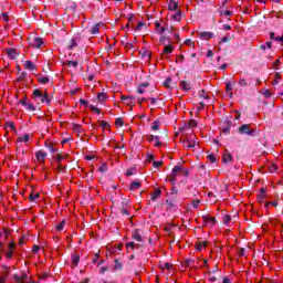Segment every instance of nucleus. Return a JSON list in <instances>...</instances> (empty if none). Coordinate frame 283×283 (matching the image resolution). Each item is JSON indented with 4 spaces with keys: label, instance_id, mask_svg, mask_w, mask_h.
Returning <instances> with one entry per match:
<instances>
[{
    "label": "nucleus",
    "instance_id": "58836bf2",
    "mask_svg": "<svg viewBox=\"0 0 283 283\" xmlns=\"http://www.w3.org/2000/svg\"><path fill=\"white\" fill-rule=\"evenodd\" d=\"M151 129H153L154 132H158V129H160V123H159L158 120H155V122L153 123Z\"/></svg>",
    "mask_w": 283,
    "mask_h": 283
},
{
    "label": "nucleus",
    "instance_id": "412c9836",
    "mask_svg": "<svg viewBox=\"0 0 283 283\" xmlns=\"http://www.w3.org/2000/svg\"><path fill=\"white\" fill-rule=\"evenodd\" d=\"M38 82L41 85H46V83H50V76H40V77H38Z\"/></svg>",
    "mask_w": 283,
    "mask_h": 283
},
{
    "label": "nucleus",
    "instance_id": "680f3d73",
    "mask_svg": "<svg viewBox=\"0 0 283 283\" xmlns=\"http://www.w3.org/2000/svg\"><path fill=\"white\" fill-rule=\"evenodd\" d=\"M127 249H136V243L135 242H128L126 243Z\"/></svg>",
    "mask_w": 283,
    "mask_h": 283
},
{
    "label": "nucleus",
    "instance_id": "9d476101",
    "mask_svg": "<svg viewBox=\"0 0 283 283\" xmlns=\"http://www.w3.org/2000/svg\"><path fill=\"white\" fill-rule=\"evenodd\" d=\"M41 45H43V39L41 38H33V40L31 41V46L32 48H41Z\"/></svg>",
    "mask_w": 283,
    "mask_h": 283
},
{
    "label": "nucleus",
    "instance_id": "864d4df0",
    "mask_svg": "<svg viewBox=\"0 0 283 283\" xmlns=\"http://www.w3.org/2000/svg\"><path fill=\"white\" fill-rule=\"evenodd\" d=\"M98 171H102V174L107 172V164H103L99 168Z\"/></svg>",
    "mask_w": 283,
    "mask_h": 283
},
{
    "label": "nucleus",
    "instance_id": "f03ea898",
    "mask_svg": "<svg viewBox=\"0 0 283 283\" xmlns=\"http://www.w3.org/2000/svg\"><path fill=\"white\" fill-rule=\"evenodd\" d=\"M32 96H33V101H35V102H39V101H40V103H43V101H44V98H45V93L43 94V92H41V90L35 88V90L33 91Z\"/></svg>",
    "mask_w": 283,
    "mask_h": 283
},
{
    "label": "nucleus",
    "instance_id": "393cba45",
    "mask_svg": "<svg viewBox=\"0 0 283 283\" xmlns=\"http://www.w3.org/2000/svg\"><path fill=\"white\" fill-rule=\"evenodd\" d=\"M115 265H114V271H123V263H120V261H118V259L114 260Z\"/></svg>",
    "mask_w": 283,
    "mask_h": 283
},
{
    "label": "nucleus",
    "instance_id": "b1692460",
    "mask_svg": "<svg viewBox=\"0 0 283 283\" xmlns=\"http://www.w3.org/2000/svg\"><path fill=\"white\" fill-rule=\"evenodd\" d=\"M101 32V23L94 24L91 29V34H98Z\"/></svg>",
    "mask_w": 283,
    "mask_h": 283
},
{
    "label": "nucleus",
    "instance_id": "3c124183",
    "mask_svg": "<svg viewBox=\"0 0 283 283\" xmlns=\"http://www.w3.org/2000/svg\"><path fill=\"white\" fill-rule=\"evenodd\" d=\"M282 78V75H280V73L275 74V80L273 82V85H277L280 83V80Z\"/></svg>",
    "mask_w": 283,
    "mask_h": 283
},
{
    "label": "nucleus",
    "instance_id": "ea45409f",
    "mask_svg": "<svg viewBox=\"0 0 283 283\" xmlns=\"http://www.w3.org/2000/svg\"><path fill=\"white\" fill-rule=\"evenodd\" d=\"M115 125L116 127H123V125H125V122H123V117L116 118Z\"/></svg>",
    "mask_w": 283,
    "mask_h": 283
},
{
    "label": "nucleus",
    "instance_id": "20e7f679",
    "mask_svg": "<svg viewBox=\"0 0 283 283\" xmlns=\"http://www.w3.org/2000/svg\"><path fill=\"white\" fill-rule=\"evenodd\" d=\"M214 36L213 32L210 31H202L199 33V39L202 41H209V39H213Z\"/></svg>",
    "mask_w": 283,
    "mask_h": 283
},
{
    "label": "nucleus",
    "instance_id": "bf43d9fd",
    "mask_svg": "<svg viewBox=\"0 0 283 283\" xmlns=\"http://www.w3.org/2000/svg\"><path fill=\"white\" fill-rule=\"evenodd\" d=\"M208 160L210 163H216V155H213V154L208 155Z\"/></svg>",
    "mask_w": 283,
    "mask_h": 283
},
{
    "label": "nucleus",
    "instance_id": "7c9ffc66",
    "mask_svg": "<svg viewBox=\"0 0 283 283\" xmlns=\"http://www.w3.org/2000/svg\"><path fill=\"white\" fill-rule=\"evenodd\" d=\"M39 198H41V193L36 192V193H30L29 195V200H31V202H34V200H39Z\"/></svg>",
    "mask_w": 283,
    "mask_h": 283
},
{
    "label": "nucleus",
    "instance_id": "13d9d810",
    "mask_svg": "<svg viewBox=\"0 0 283 283\" xmlns=\"http://www.w3.org/2000/svg\"><path fill=\"white\" fill-rule=\"evenodd\" d=\"M99 125H101V127H103V129H105V127H109V123L105 122V120H101Z\"/></svg>",
    "mask_w": 283,
    "mask_h": 283
},
{
    "label": "nucleus",
    "instance_id": "423d86ee",
    "mask_svg": "<svg viewBox=\"0 0 283 283\" xmlns=\"http://www.w3.org/2000/svg\"><path fill=\"white\" fill-rule=\"evenodd\" d=\"M35 158L39 163H43V160H45V158H48V153H45L43 150H39L35 153Z\"/></svg>",
    "mask_w": 283,
    "mask_h": 283
},
{
    "label": "nucleus",
    "instance_id": "de8ad7c7",
    "mask_svg": "<svg viewBox=\"0 0 283 283\" xmlns=\"http://www.w3.org/2000/svg\"><path fill=\"white\" fill-rule=\"evenodd\" d=\"M43 103H46V105H50V103H52V99H51L50 96L48 95V92H45Z\"/></svg>",
    "mask_w": 283,
    "mask_h": 283
},
{
    "label": "nucleus",
    "instance_id": "6e6552de",
    "mask_svg": "<svg viewBox=\"0 0 283 283\" xmlns=\"http://www.w3.org/2000/svg\"><path fill=\"white\" fill-rule=\"evenodd\" d=\"M7 54L12 61H14V59H17V56L19 55V52L17 51V49L10 48L7 49Z\"/></svg>",
    "mask_w": 283,
    "mask_h": 283
},
{
    "label": "nucleus",
    "instance_id": "8fccbe9b",
    "mask_svg": "<svg viewBox=\"0 0 283 283\" xmlns=\"http://www.w3.org/2000/svg\"><path fill=\"white\" fill-rule=\"evenodd\" d=\"M201 218H202V220L205 222V226L209 227V214H203Z\"/></svg>",
    "mask_w": 283,
    "mask_h": 283
},
{
    "label": "nucleus",
    "instance_id": "6e6d98bb",
    "mask_svg": "<svg viewBox=\"0 0 283 283\" xmlns=\"http://www.w3.org/2000/svg\"><path fill=\"white\" fill-rule=\"evenodd\" d=\"M88 107H90L91 112H96V114H101V108L95 107L94 105H90Z\"/></svg>",
    "mask_w": 283,
    "mask_h": 283
},
{
    "label": "nucleus",
    "instance_id": "79ce46f5",
    "mask_svg": "<svg viewBox=\"0 0 283 283\" xmlns=\"http://www.w3.org/2000/svg\"><path fill=\"white\" fill-rule=\"evenodd\" d=\"M6 127H9V129H12L13 132H17V129L14 128V122H7Z\"/></svg>",
    "mask_w": 283,
    "mask_h": 283
},
{
    "label": "nucleus",
    "instance_id": "4be33fe9",
    "mask_svg": "<svg viewBox=\"0 0 283 283\" xmlns=\"http://www.w3.org/2000/svg\"><path fill=\"white\" fill-rule=\"evenodd\" d=\"M66 65L69 67H74V70H76L78 67V60H75V61L67 60Z\"/></svg>",
    "mask_w": 283,
    "mask_h": 283
},
{
    "label": "nucleus",
    "instance_id": "f257e3e1",
    "mask_svg": "<svg viewBox=\"0 0 283 283\" xmlns=\"http://www.w3.org/2000/svg\"><path fill=\"white\" fill-rule=\"evenodd\" d=\"M239 134L251 136V138H255L259 135L256 129H251V124H243L238 128Z\"/></svg>",
    "mask_w": 283,
    "mask_h": 283
},
{
    "label": "nucleus",
    "instance_id": "2f4dec72",
    "mask_svg": "<svg viewBox=\"0 0 283 283\" xmlns=\"http://www.w3.org/2000/svg\"><path fill=\"white\" fill-rule=\"evenodd\" d=\"M208 227H216V224H218V220H216V217H210L208 219Z\"/></svg>",
    "mask_w": 283,
    "mask_h": 283
},
{
    "label": "nucleus",
    "instance_id": "6ab92c4d",
    "mask_svg": "<svg viewBox=\"0 0 283 283\" xmlns=\"http://www.w3.org/2000/svg\"><path fill=\"white\" fill-rule=\"evenodd\" d=\"M219 13H220V17H222V15L233 17V12L232 11L224 10V9H222V7H220V9H219Z\"/></svg>",
    "mask_w": 283,
    "mask_h": 283
},
{
    "label": "nucleus",
    "instance_id": "1a4fd4ad",
    "mask_svg": "<svg viewBox=\"0 0 283 283\" xmlns=\"http://www.w3.org/2000/svg\"><path fill=\"white\" fill-rule=\"evenodd\" d=\"M233 160V155H231V153H229V150H226L222 157V163H224L226 165L228 163H231Z\"/></svg>",
    "mask_w": 283,
    "mask_h": 283
},
{
    "label": "nucleus",
    "instance_id": "cd10ccee",
    "mask_svg": "<svg viewBox=\"0 0 283 283\" xmlns=\"http://www.w3.org/2000/svg\"><path fill=\"white\" fill-rule=\"evenodd\" d=\"M174 52V45L168 44L164 48L163 54H171Z\"/></svg>",
    "mask_w": 283,
    "mask_h": 283
},
{
    "label": "nucleus",
    "instance_id": "052dcab7",
    "mask_svg": "<svg viewBox=\"0 0 283 283\" xmlns=\"http://www.w3.org/2000/svg\"><path fill=\"white\" fill-rule=\"evenodd\" d=\"M229 41H231V38L224 36V38L221 39V41H220L219 43H220V44H222V43H229Z\"/></svg>",
    "mask_w": 283,
    "mask_h": 283
},
{
    "label": "nucleus",
    "instance_id": "a19ab883",
    "mask_svg": "<svg viewBox=\"0 0 283 283\" xmlns=\"http://www.w3.org/2000/svg\"><path fill=\"white\" fill-rule=\"evenodd\" d=\"M105 98H107V96L105 95V93H98L97 94V101L99 103H103V101H105Z\"/></svg>",
    "mask_w": 283,
    "mask_h": 283
},
{
    "label": "nucleus",
    "instance_id": "ddd939ff",
    "mask_svg": "<svg viewBox=\"0 0 283 283\" xmlns=\"http://www.w3.org/2000/svg\"><path fill=\"white\" fill-rule=\"evenodd\" d=\"M180 171H182V166L180 165H177L172 168L171 172H170V176H178V174H180Z\"/></svg>",
    "mask_w": 283,
    "mask_h": 283
},
{
    "label": "nucleus",
    "instance_id": "a211bd4d",
    "mask_svg": "<svg viewBox=\"0 0 283 283\" xmlns=\"http://www.w3.org/2000/svg\"><path fill=\"white\" fill-rule=\"evenodd\" d=\"M181 143L184 144V147H186V149H193V147H196V142L191 144L189 143V139H185Z\"/></svg>",
    "mask_w": 283,
    "mask_h": 283
},
{
    "label": "nucleus",
    "instance_id": "2eb2a0df",
    "mask_svg": "<svg viewBox=\"0 0 283 283\" xmlns=\"http://www.w3.org/2000/svg\"><path fill=\"white\" fill-rule=\"evenodd\" d=\"M71 258L73 266H78V262H81V255L72 254Z\"/></svg>",
    "mask_w": 283,
    "mask_h": 283
},
{
    "label": "nucleus",
    "instance_id": "dca6fc26",
    "mask_svg": "<svg viewBox=\"0 0 283 283\" xmlns=\"http://www.w3.org/2000/svg\"><path fill=\"white\" fill-rule=\"evenodd\" d=\"M24 67L25 70H30V71L36 70V65H34V62L30 60L25 62Z\"/></svg>",
    "mask_w": 283,
    "mask_h": 283
},
{
    "label": "nucleus",
    "instance_id": "aec40b11",
    "mask_svg": "<svg viewBox=\"0 0 283 283\" xmlns=\"http://www.w3.org/2000/svg\"><path fill=\"white\" fill-rule=\"evenodd\" d=\"M128 98H129V99H127L126 102H124V105H128V106L130 107V109H134V106L136 105V104L134 103V96L128 95Z\"/></svg>",
    "mask_w": 283,
    "mask_h": 283
},
{
    "label": "nucleus",
    "instance_id": "49530a36",
    "mask_svg": "<svg viewBox=\"0 0 283 283\" xmlns=\"http://www.w3.org/2000/svg\"><path fill=\"white\" fill-rule=\"evenodd\" d=\"M25 109H28L29 112H34V104H31V103H27V105L24 106Z\"/></svg>",
    "mask_w": 283,
    "mask_h": 283
},
{
    "label": "nucleus",
    "instance_id": "bb28decb",
    "mask_svg": "<svg viewBox=\"0 0 283 283\" xmlns=\"http://www.w3.org/2000/svg\"><path fill=\"white\" fill-rule=\"evenodd\" d=\"M130 191H134L136 189H140V181H133L129 186Z\"/></svg>",
    "mask_w": 283,
    "mask_h": 283
},
{
    "label": "nucleus",
    "instance_id": "e2e57ef3",
    "mask_svg": "<svg viewBox=\"0 0 283 283\" xmlns=\"http://www.w3.org/2000/svg\"><path fill=\"white\" fill-rule=\"evenodd\" d=\"M169 181H170V185H171L172 187H176V177H174V176L170 175Z\"/></svg>",
    "mask_w": 283,
    "mask_h": 283
},
{
    "label": "nucleus",
    "instance_id": "0eeeda50",
    "mask_svg": "<svg viewBox=\"0 0 283 283\" xmlns=\"http://www.w3.org/2000/svg\"><path fill=\"white\" fill-rule=\"evenodd\" d=\"M180 85H181V90H184L185 92H191V82L187 81V80H184L180 82Z\"/></svg>",
    "mask_w": 283,
    "mask_h": 283
},
{
    "label": "nucleus",
    "instance_id": "5701e85b",
    "mask_svg": "<svg viewBox=\"0 0 283 283\" xmlns=\"http://www.w3.org/2000/svg\"><path fill=\"white\" fill-rule=\"evenodd\" d=\"M168 10H178V2H176L175 0H170L168 4Z\"/></svg>",
    "mask_w": 283,
    "mask_h": 283
},
{
    "label": "nucleus",
    "instance_id": "c9c22d12",
    "mask_svg": "<svg viewBox=\"0 0 283 283\" xmlns=\"http://www.w3.org/2000/svg\"><path fill=\"white\" fill-rule=\"evenodd\" d=\"M65 223L66 221L65 220H62L56 227V231H62L63 229H65Z\"/></svg>",
    "mask_w": 283,
    "mask_h": 283
},
{
    "label": "nucleus",
    "instance_id": "72a5a7b5",
    "mask_svg": "<svg viewBox=\"0 0 283 283\" xmlns=\"http://www.w3.org/2000/svg\"><path fill=\"white\" fill-rule=\"evenodd\" d=\"M29 140H30V135L29 134H24L23 137L18 138V143H28Z\"/></svg>",
    "mask_w": 283,
    "mask_h": 283
},
{
    "label": "nucleus",
    "instance_id": "4d7b16f0",
    "mask_svg": "<svg viewBox=\"0 0 283 283\" xmlns=\"http://www.w3.org/2000/svg\"><path fill=\"white\" fill-rule=\"evenodd\" d=\"M143 28H145V22H138V23H137V27H136V30H137L138 32H140V30H143Z\"/></svg>",
    "mask_w": 283,
    "mask_h": 283
},
{
    "label": "nucleus",
    "instance_id": "0e129e2a",
    "mask_svg": "<svg viewBox=\"0 0 283 283\" xmlns=\"http://www.w3.org/2000/svg\"><path fill=\"white\" fill-rule=\"evenodd\" d=\"M245 250L244 248H239V258H244Z\"/></svg>",
    "mask_w": 283,
    "mask_h": 283
},
{
    "label": "nucleus",
    "instance_id": "c03bdc74",
    "mask_svg": "<svg viewBox=\"0 0 283 283\" xmlns=\"http://www.w3.org/2000/svg\"><path fill=\"white\" fill-rule=\"evenodd\" d=\"M163 165H164V161H163V160H160V161H154V163H153V167H155V169H158V168L163 167Z\"/></svg>",
    "mask_w": 283,
    "mask_h": 283
},
{
    "label": "nucleus",
    "instance_id": "c85d7f7f",
    "mask_svg": "<svg viewBox=\"0 0 283 283\" xmlns=\"http://www.w3.org/2000/svg\"><path fill=\"white\" fill-rule=\"evenodd\" d=\"M264 198H266V189L261 188L260 193L258 195V200H264Z\"/></svg>",
    "mask_w": 283,
    "mask_h": 283
},
{
    "label": "nucleus",
    "instance_id": "4468645a",
    "mask_svg": "<svg viewBox=\"0 0 283 283\" xmlns=\"http://www.w3.org/2000/svg\"><path fill=\"white\" fill-rule=\"evenodd\" d=\"M120 213H123V216H129V210H127V202L123 201L122 202V208L119 209Z\"/></svg>",
    "mask_w": 283,
    "mask_h": 283
},
{
    "label": "nucleus",
    "instance_id": "f704fd0d",
    "mask_svg": "<svg viewBox=\"0 0 283 283\" xmlns=\"http://www.w3.org/2000/svg\"><path fill=\"white\" fill-rule=\"evenodd\" d=\"M202 247H205V248L207 247V241L196 243V250L197 251H202Z\"/></svg>",
    "mask_w": 283,
    "mask_h": 283
},
{
    "label": "nucleus",
    "instance_id": "774afa93",
    "mask_svg": "<svg viewBox=\"0 0 283 283\" xmlns=\"http://www.w3.org/2000/svg\"><path fill=\"white\" fill-rule=\"evenodd\" d=\"M239 85H241V87L247 86V80L240 78V80H239Z\"/></svg>",
    "mask_w": 283,
    "mask_h": 283
},
{
    "label": "nucleus",
    "instance_id": "a18cd8bd",
    "mask_svg": "<svg viewBox=\"0 0 283 283\" xmlns=\"http://www.w3.org/2000/svg\"><path fill=\"white\" fill-rule=\"evenodd\" d=\"M25 76H28V72H22V73H20V76L17 78V81L19 83H21V81H23V78H25Z\"/></svg>",
    "mask_w": 283,
    "mask_h": 283
},
{
    "label": "nucleus",
    "instance_id": "f3484780",
    "mask_svg": "<svg viewBox=\"0 0 283 283\" xmlns=\"http://www.w3.org/2000/svg\"><path fill=\"white\" fill-rule=\"evenodd\" d=\"M76 45H78L77 43H76V39H71L69 42H67V44H66V48H67V50H74V48H76Z\"/></svg>",
    "mask_w": 283,
    "mask_h": 283
},
{
    "label": "nucleus",
    "instance_id": "69168bd1",
    "mask_svg": "<svg viewBox=\"0 0 283 283\" xmlns=\"http://www.w3.org/2000/svg\"><path fill=\"white\" fill-rule=\"evenodd\" d=\"M176 63H185V55H179V57L176 60Z\"/></svg>",
    "mask_w": 283,
    "mask_h": 283
},
{
    "label": "nucleus",
    "instance_id": "473e14b6",
    "mask_svg": "<svg viewBox=\"0 0 283 283\" xmlns=\"http://www.w3.org/2000/svg\"><path fill=\"white\" fill-rule=\"evenodd\" d=\"M222 134L228 136V134H231V123L229 122L227 126L222 129Z\"/></svg>",
    "mask_w": 283,
    "mask_h": 283
},
{
    "label": "nucleus",
    "instance_id": "5fc2aeb1",
    "mask_svg": "<svg viewBox=\"0 0 283 283\" xmlns=\"http://www.w3.org/2000/svg\"><path fill=\"white\" fill-rule=\"evenodd\" d=\"M72 126H73V132H77V134L81 133V125L80 124H72Z\"/></svg>",
    "mask_w": 283,
    "mask_h": 283
},
{
    "label": "nucleus",
    "instance_id": "c756f323",
    "mask_svg": "<svg viewBox=\"0 0 283 283\" xmlns=\"http://www.w3.org/2000/svg\"><path fill=\"white\" fill-rule=\"evenodd\" d=\"M45 147L51 151V154H56L57 149L54 148V145L52 143L45 142Z\"/></svg>",
    "mask_w": 283,
    "mask_h": 283
},
{
    "label": "nucleus",
    "instance_id": "7ed1b4c3",
    "mask_svg": "<svg viewBox=\"0 0 283 283\" xmlns=\"http://www.w3.org/2000/svg\"><path fill=\"white\" fill-rule=\"evenodd\" d=\"M133 240H135L136 242L139 243H144L145 242V238H143V235L140 234V230L135 229L133 231V235H132Z\"/></svg>",
    "mask_w": 283,
    "mask_h": 283
},
{
    "label": "nucleus",
    "instance_id": "338daca9",
    "mask_svg": "<svg viewBox=\"0 0 283 283\" xmlns=\"http://www.w3.org/2000/svg\"><path fill=\"white\" fill-rule=\"evenodd\" d=\"M233 90V86H231V83H226V92H231Z\"/></svg>",
    "mask_w": 283,
    "mask_h": 283
},
{
    "label": "nucleus",
    "instance_id": "603ef678",
    "mask_svg": "<svg viewBox=\"0 0 283 283\" xmlns=\"http://www.w3.org/2000/svg\"><path fill=\"white\" fill-rule=\"evenodd\" d=\"M198 126V122H196V119H190L188 123V127H197Z\"/></svg>",
    "mask_w": 283,
    "mask_h": 283
},
{
    "label": "nucleus",
    "instance_id": "f8f14e48",
    "mask_svg": "<svg viewBox=\"0 0 283 283\" xmlns=\"http://www.w3.org/2000/svg\"><path fill=\"white\" fill-rule=\"evenodd\" d=\"M160 196H163V190H160V188H157L155 192L150 196V200H153V202H156L158 198H160Z\"/></svg>",
    "mask_w": 283,
    "mask_h": 283
},
{
    "label": "nucleus",
    "instance_id": "4c0bfd02",
    "mask_svg": "<svg viewBox=\"0 0 283 283\" xmlns=\"http://www.w3.org/2000/svg\"><path fill=\"white\" fill-rule=\"evenodd\" d=\"M164 87H167V90H171V77H167L164 82Z\"/></svg>",
    "mask_w": 283,
    "mask_h": 283
},
{
    "label": "nucleus",
    "instance_id": "a878e982",
    "mask_svg": "<svg viewBox=\"0 0 283 283\" xmlns=\"http://www.w3.org/2000/svg\"><path fill=\"white\" fill-rule=\"evenodd\" d=\"M171 19L174 21H181V19H182V11H180V10L177 11L175 14H172Z\"/></svg>",
    "mask_w": 283,
    "mask_h": 283
},
{
    "label": "nucleus",
    "instance_id": "9b49d317",
    "mask_svg": "<svg viewBox=\"0 0 283 283\" xmlns=\"http://www.w3.org/2000/svg\"><path fill=\"white\" fill-rule=\"evenodd\" d=\"M208 280L210 282H218V280H222V274H213V273L209 272Z\"/></svg>",
    "mask_w": 283,
    "mask_h": 283
},
{
    "label": "nucleus",
    "instance_id": "09e8293b",
    "mask_svg": "<svg viewBox=\"0 0 283 283\" xmlns=\"http://www.w3.org/2000/svg\"><path fill=\"white\" fill-rule=\"evenodd\" d=\"M229 222H231V216L230 214H226L223 217V224H229Z\"/></svg>",
    "mask_w": 283,
    "mask_h": 283
},
{
    "label": "nucleus",
    "instance_id": "39448f33",
    "mask_svg": "<svg viewBox=\"0 0 283 283\" xmlns=\"http://www.w3.org/2000/svg\"><path fill=\"white\" fill-rule=\"evenodd\" d=\"M13 279L15 280L17 283H28L30 282V279L28 277V274H22L19 276V274H14Z\"/></svg>",
    "mask_w": 283,
    "mask_h": 283
},
{
    "label": "nucleus",
    "instance_id": "e433bc0d",
    "mask_svg": "<svg viewBox=\"0 0 283 283\" xmlns=\"http://www.w3.org/2000/svg\"><path fill=\"white\" fill-rule=\"evenodd\" d=\"M154 140H156L155 147H163V143H160V136L154 135Z\"/></svg>",
    "mask_w": 283,
    "mask_h": 283
},
{
    "label": "nucleus",
    "instance_id": "37998d69",
    "mask_svg": "<svg viewBox=\"0 0 283 283\" xmlns=\"http://www.w3.org/2000/svg\"><path fill=\"white\" fill-rule=\"evenodd\" d=\"M191 206L193 209H198L200 207V199L192 200Z\"/></svg>",
    "mask_w": 283,
    "mask_h": 283
}]
</instances>
